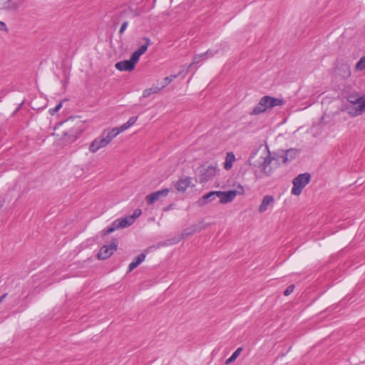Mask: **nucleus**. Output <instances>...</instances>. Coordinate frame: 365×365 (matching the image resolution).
I'll list each match as a JSON object with an SVG mask.
<instances>
[{
    "label": "nucleus",
    "instance_id": "f257e3e1",
    "mask_svg": "<svg viewBox=\"0 0 365 365\" xmlns=\"http://www.w3.org/2000/svg\"><path fill=\"white\" fill-rule=\"evenodd\" d=\"M274 158L271 157L268 147L262 145L252 150L248 159L250 166L255 168V175L257 178L262 176H270L272 169L270 164Z\"/></svg>",
    "mask_w": 365,
    "mask_h": 365
},
{
    "label": "nucleus",
    "instance_id": "f03ea898",
    "mask_svg": "<svg viewBox=\"0 0 365 365\" xmlns=\"http://www.w3.org/2000/svg\"><path fill=\"white\" fill-rule=\"evenodd\" d=\"M236 195L237 191L235 190H230L227 192L211 191L202 195V197L197 201V204L199 207H203L207 203L213 201L217 197L220 199V203L225 204L232 201Z\"/></svg>",
    "mask_w": 365,
    "mask_h": 365
},
{
    "label": "nucleus",
    "instance_id": "7ed1b4c3",
    "mask_svg": "<svg viewBox=\"0 0 365 365\" xmlns=\"http://www.w3.org/2000/svg\"><path fill=\"white\" fill-rule=\"evenodd\" d=\"M115 138V136L110 130H105L101 135L94 139L89 146L90 152L95 153L101 148L106 147L112 140Z\"/></svg>",
    "mask_w": 365,
    "mask_h": 365
},
{
    "label": "nucleus",
    "instance_id": "20e7f679",
    "mask_svg": "<svg viewBox=\"0 0 365 365\" xmlns=\"http://www.w3.org/2000/svg\"><path fill=\"white\" fill-rule=\"evenodd\" d=\"M311 175L308 173L299 174L294 178L292 188V194L294 195H299L302 193L303 188L309 182Z\"/></svg>",
    "mask_w": 365,
    "mask_h": 365
},
{
    "label": "nucleus",
    "instance_id": "39448f33",
    "mask_svg": "<svg viewBox=\"0 0 365 365\" xmlns=\"http://www.w3.org/2000/svg\"><path fill=\"white\" fill-rule=\"evenodd\" d=\"M133 217L126 216L123 218H118L113 222L111 225L106 230H104L103 234L108 235L114 232L115 230L127 227L133 224Z\"/></svg>",
    "mask_w": 365,
    "mask_h": 365
},
{
    "label": "nucleus",
    "instance_id": "423d86ee",
    "mask_svg": "<svg viewBox=\"0 0 365 365\" xmlns=\"http://www.w3.org/2000/svg\"><path fill=\"white\" fill-rule=\"evenodd\" d=\"M199 172L200 182H205L215 176L218 170L215 165H210L202 166L200 168Z\"/></svg>",
    "mask_w": 365,
    "mask_h": 365
},
{
    "label": "nucleus",
    "instance_id": "0eeeda50",
    "mask_svg": "<svg viewBox=\"0 0 365 365\" xmlns=\"http://www.w3.org/2000/svg\"><path fill=\"white\" fill-rule=\"evenodd\" d=\"M117 247L118 242L115 239L113 240L109 245L103 246L98 253V259H108L113 253V252L116 250Z\"/></svg>",
    "mask_w": 365,
    "mask_h": 365
},
{
    "label": "nucleus",
    "instance_id": "6e6552de",
    "mask_svg": "<svg viewBox=\"0 0 365 365\" xmlns=\"http://www.w3.org/2000/svg\"><path fill=\"white\" fill-rule=\"evenodd\" d=\"M23 4V0H0V10L14 12Z\"/></svg>",
    "mask_w": 365,
    "mask_h": 365
},
{
    "label": "nucleus",
    "instance_id": "1a4fd4ad",
    "mask_svg": "<svg viewBox=\"0 0 365 365\" xmlns=\"http://www.w3.org/2000/svg\"><path fill=\"white\" fill-rule=\"evenodd\" d=\"M170 192L168 188H164L163 190L152 192L151 194L146 196V201L148 204L152 205L161 197H166Z\"/></svg>",
    "mask_w": 365,
    "mask_h": 365
},
{
    "label": "nucleus",
    "instance_id": "9d476101",
    "mask_svg": "<svg viewBox=\"0 0 365 365\" xmlns=\"http://www.w3.org/2000/svg\"><path fill=\"white\" fill-rule=\"evenodd\" d=\"M274 198L273 196L267 195H265L261 202V205L259 207V212L260 213H263L266 212L269 207H271L274 205Z\"/></svg>",
    "mask_w": 365,
    "mask_h": 365
},
{
    "label": "nucleus",
    "instance_id": "9b49d317",
    "mask_svg": "<svg viewBox=\"0 0 365 365\" xmlns=\"http://www.w3.org/2000/svg\"><path fill=\"white\" fill-rule=\"evenodd\" d=\"M345 110L351 117H356L361 115L365 111V103L361 105H353V106L346 107Z\"/></svg>",
    "mask_w": 365,
    "mask_h": 365
},
{
    "label": "nucleus",
    "instance_id": "f8f14e48",
    "mask_svg": "<svg viewBox=\"0 0 365 365\" xmlns=\"http://www.w3.org/2000/svg\"><path fill=\"white\" fill-rule=\"evenodd\" d=\"M191 184V178L189 177L180 178L175 184L176 190L179 192H185Z\"/></svg>",
    "mask_w": 365,
    "mask_h": 365
},
{
    "label": "nucleus",
    "instance_id": "ddd939ff",
    "mask_svg": "<svg viewBox=\"0 0 365 365\" xmlns=\"http://www.w3.org/2000/svg\"><path fill=\"white\" fill-rule=\"evenodd\" d=\"M116 69L123 71H131L134 69L135 65L130 60L121 61L115 63Z\"/></svg>",
    "mask_w": 365,
    "mask_h": 365
},
{
    "label": "nucleus",
    "instance_id": "4468645a",
    "mask_svg": "<svg viewBox=\"0 0 365 365\" xmlns=\"http://www.w3.org/2000/svg\"><path fill=\"white\" fill-rule=\"evenodd\" d=\"M264 103H266V105L267 106L268 108H272L277 106L282 105L283 101L277 98H272L270 96H264Z\"/></svg>",
    "mask_w": 365,
    "mask_h": 365
},
{
    "label": "nucleus",
    "instance_id": "2eb2a0df",
    "mask_svg": "<svg viewBox=\"0 0 365 365\" xmlns=\"http://www.w3.org/2000/svg\"><path fill=\"white\" fill-rule=\"evenodd\" d=\"M264 98L262 97L259 103L253 108L252 112L251 113L253 115L260 114L267 110V106L266 103H264Z\"/></svg>",
    "mask_w": 365,
    "mask_h": 365
},
{
    "label": "nucleus",
    "instance_id": "dca6fc26",
    "mask_svg": "<svg viewBox=\"0 0 365 365\" xmlns=\"http://www.w3.org/2000/svg\"><path fill=\"white\" fill-rule=\"evenodd\" d=\"M347 101L353 105H361L365 103V96H359L356 94H351L347 96Z\"/></svg>",
    "mask_w": 365,
    "mask_h": 365
},
{
    "label": "nucleus",
    "instance_id": "f3484780",
    "mask_svg": "<svg viewBox=\"0 0 365 365\" xmlns=\"http://www.w3.org/2000/svg\"><path fill=\"white\" fill-rule=\"evenodd\" d=\"M145 259V255L143 253L138 255L133 261L129 264L128 272H131L136 268L140 264H141Z\"/></svg>",
    "mask_w": 365,
    "mask_h": 365
},
{
    "label": "nucleus",
    "instance_id": "a211bd4d",
    "mask_svg": "<svg viewBox=\"0 0 365 365\" xmlns=\"http://www.w3.org/2000/svg\"><path fill=\"white\" fill-rule=\"evenodd\" d=\"M235 160V156L233 153H227L225 162V169L229 170L232 167V163Z\"/></svg>",
    "mask_w": 365,
    "mask_h": 365
},
{
    "label": "nucleus",
    "instance_id": "6ab92c4d",
    "mask_svg": "<svg viewBox=\"0 0 365 365\" xmlns=\"http://www.w3.org/2000/svg\"><path fill=\"white\" fill-rule=\"evenodd\" d=\"M215 53H212L210 50L207 51L205 53H202L200 55H197L194 57L192 62L190 64L189 68H190L194 64H197L200 62L201 58L205 56H212Z\"/></svg>",
    "mask_w": 365,
    "mask_h": 365
},
{
    "label": "nucleus",
    "instance_id": "aec40b11",
    "mask_svg": "<svg viewBox=\"0 0 365 365\" xmlns=\"http://www.w3.org/2000/svg\"><path fill=\"white\" fill-rule=\"evenodd\" d=\"M130 127V125L128 124V123L126 122L125 123H123V125H121L120 127L113 128L110 129V130L111 131V133H113L115 138L119 133L125 131Z\"/></svg>",
    "mask_w": 365,
    "mask_h": 365
},
{
    "label": "nucleus",
    "instance_id": "412c9836",
    "mask_svg": "<svg viewBox=\"0 0 365 365\" xmlns=\"http://www.w3.org/2000/svg\"><path fill=\"white\" fill-rule=\"evenodd\" d=\"M64 136L66 139L70 141H74L77 139L78 136V133L77 130H71L68 132L64 133Z\"/></svg>",
    "mask_w": 365,
    "mask_h": 365
},
{
    "label": "nucleus",
    "instance_id": "4be33fe9",
    "mask_svg": "<svg viewBox=\"0 0 365 365\" xmlns=\"http://www.w3.org/2000/svg\"><path fill=\"white\" fill-rule=\"evenodd\" d=\"M160 90H161V88H159V87H152V88H150L145 89V90L143 91V97H145V98H148V97H149L151 94L158 93Z\"/></svg>",
    "mask_w": 365,
    "mask_h": 365
},
{
    "label": "nucleus",
    "instance_id": "5701e85b",
    "mask_svg": "<svg viewBox=\"0 0 365 365\" xmlns=\"http://www.w3.org/2000/svg\"><path fill=\"white\" fill-rule=\"evenodd\" d=\"M242 350V347H239L238 349H237L236 351L231 355V356L226 360L225 364H231L232 362H233L237 358V356L240 355Z\"/></svg>",
    "mask_w": 365,
    "mask_h": 365
},
{
    "label": "nucleus",
    "instance_id": "b1692460",
    "mask_svg": "<svg viewBox=\"0 0 365 365\" xmlns=\"http://www.w3.org/2000/svg\"><path fill=\"white\" fill-rule=\"evenodd\" d=\"M180 73H179L177 75H172L170 76H167L163 79V83L161 85L160 88H165L166 86H168L170 82H172L175 78H177Z\"/></svg>",
    "mask_w": 365,
    "mask_h": 365
},
{
    "label": "nucleus",
    "instance_id": "393cba45",
    "mask_svg": "<svg viewBox=\"0 0 365 365\" xmlns=\"http://www.w3.org/2000/svg\"><path fill=\"white\" fill-rule=\"evenodd\" d=\"M146 43L143 45H141L138 50H136V51L141 56L143 55L144 53H145V51H147L148 49V46H149L150 44V40L148 38H145V39Z\"/></svg>",
    "mask_w": 365,
    "mask_h": 365
},
{
    "label": "nucleus",
    "instance_id": "a878e982",
    "mask_svg": "<svg viewBox=\"0 0 365 365\" xmlns=\"http://www.w3.org/2000/svg\"><path fill=\"white\" fill-rule=\"evenodd\" d=\"M356 71L365 70V56L361 57L355 66Z\"/></svg>",
    "mask_w": 365,
    "mask_h": 365
},
{
    "label": "nucleus",
    "instance_id": "bb28decb",
    "mask_svg": "<svg viewBox=\"0 0 365 365\" xmlns=\"http://www.w3.org/2000/svg\"><path fill=\"white\" fill-rule=\"evenodd\" d=\"M343 73H341L344 78H348L351 75L350 66L347 64L342 65Z\"/></svg>",
    "mask_w": 365,
    "mask_h": 365
},
{
    "label": "nucleus",
    "instance_id": "cd10ccee",
    "mask_svg": "<svg viewBox=\"0 0 365 365\" xmlns=\"http://www.w3.org/2000/svg\"><path fill=\"white\" fill-rule=\"evenodd\" d=\"M140 57V55L135 51H134L131 56H130V58L129 59L132 63H133L134 65H135V63H138L139 58Z\"/></svg>",
    "mask_w": 365,
    "mask_h": 365
},
{
    "label": "nucleus",
    "instance_id": "c85d7f7f",
    "mask_svg": "<svg viewBox=\"0 0 365 365\" xmlns=\"http://www.w3.org/2000/svg\"><path fill=\"white\" fill-rule=\"evenodd\" d=\"M294 284H291L289 285L284 292V294L285 296H288L291 293L293 292L294 291Z\"/></svg>",
    "mask_w": 365,
    "mask_h": 365
},
{
    "label": "nucleus",
    "instance_id": "c756f323",
    "mask_svg": "<svg viewBox=\"0 0 365 365\" xmlns=\"http://www.w3.org/2000/svg\"><path fill=\"white\" fill-rule=\"evenodd\" d=\"M128 21H124L121 26H120V29L119 30V34L120 35H122L123 34V32L125 31V29H127L128 27Z\"/></svg>",
    "mask_w": 365,
    "mask_h": 365
},
{
    "label": "nucleus",
    "instance_id": "7c9ffc66",
    "mask_svg": "<svg viewBox=\"0 0 365 365\" xmlns=\"http://www.w3.org/2000/svg\"><path fill=\"white\" fill-rule=\"evenodd\" d=\"M140 215H141V210L136 209V210H134L133 215H129V216L130 217H133V222H135V219L137 217H138Z\"/></svg>",
    "mask_w": 365,
    "mask_h": 365
},
{
    "label": "nucleus",
    "instance_id": "2f4dec72",
    "mask_svg": "<svg viewBox=\"0 0 365 365\" xmlns=\"http://www.w3.org/2000/svg\"><path fill=\"white\" fill-rule=\"evenodd\" d=\"M0 31H4L5 33L9 32V29L7 28V26L4 21H0Z\"/></svg>",
    "mask_w": 365,
    "mask_h": 365
},
{
    "label": "nucleus",
    "instance_id": "473e14b6",
    "mask_svg": "<svg viewBox=\"0 0 365 365\" xmlns=\"http://www.w3.org/2000/svg\"><path fill=\"white\" fill-rule=\"evenodd\" d=\"M138 117L137 116H132L129 118V120L127 121L128 124L130 125V126L133 125L137 120Z\"/></svg>",
    "mask_w": 365,
    "mask_h": 365
},
{
    "label": "nucleus",
    "instance_id": "72a5a7b5",
    "mask_svg": "<svg viewBox=\"0 0 365 365\" xmlns=\"http://www.w3.org/2000/svg\"><path fill=\"white\" fill-rule=\"evenodd\" d=\"M62 107V103H58L54 108L51 110V113L53 114L57 112Z\"/></svg>",
    "mask_w": 365,
    "mask_h": 365
},
{
    "label": "nucleus",
    "instance_id": "f704fd0d",
    "mask_svg": "<svg viewBox=\"0 0 365 365\" xmlns=\"http://www.w3.org/2000/svg\"><path fill=\"white\" fill-rule=\"evenodd\" d=\"M6 294H3L1 297H0V304L2 302L3 299L6 297Z\"/></svg>",
    "mask_w": 365,
    "mask_h": 365
},
{
    "label": "nucleus",
    "instance_id": "c9c22d12",
    "mask_svg": "<svg viewBox=\"0 0 365 365\" xmlns=\"http://www.w3.org/2000/svg\"><path fill=\"white\" fill-rule=\"evenodd\" d=\"M22 106H23V102L19 104V108H21Z\"/></svg>",
    "mask_w": 365,
    "mask_h": 365
},
{
    "label": "nucleus",
    "instance_id": "e433bc0d",
    "mask_svg": "<svg viewBox=\"0 0 365 365\" xmlns=\"http://www.w3.org/2000/svg\"><path fill=\"white\" fill-rule=\"evenodd\" d=\"M3 206V203L0 202V208H1Z\"/></svg>",
    "mask_w": 365,
    "mask_h": 365
},
{
    "label": "nucleus",
    "instance_id": "4c0bfd02",
    "mask_svg": "<svg viewBox=\"0 0 365 365\" xmlns=\"http://www.w3.org/2000/svg\"><path fill=\"white\" fill-rule=\"evenodd\" d=\"M20 108H18L17 109L15 110V112H17L18 110Z\"/></svg>",
    "mask_w": 365,
    "mask_h": 365
},
{
    "label": "nucleus",
    "instance_id": "58836bf2",
    "mask_svg": "<svg viewBox=\"0 0 365 365\" xmlns=\"http://www.w3.org/2000/svg\"><path fill=\"white\" fill-rule=\"evenodd\" d=\"M20 108H18L17 109L15 110V112H17L18 110Z\"/></svg>",
    "mask_w": 365,
    "mask_h": 365
}]
</instances>
